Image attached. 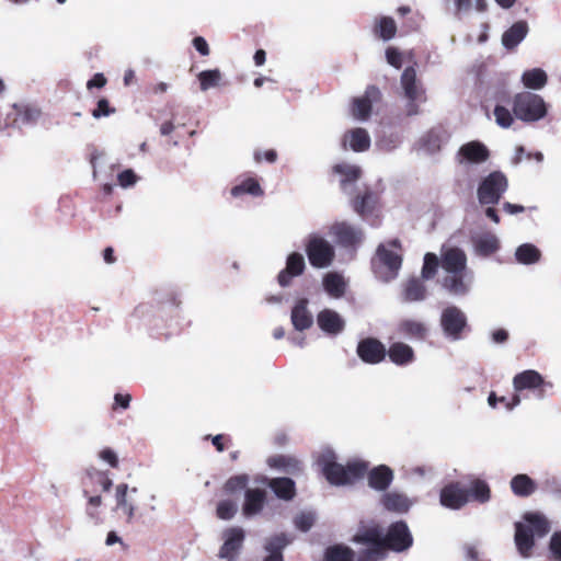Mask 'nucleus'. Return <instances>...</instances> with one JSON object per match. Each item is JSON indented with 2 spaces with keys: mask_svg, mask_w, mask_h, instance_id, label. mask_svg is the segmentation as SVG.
Listing matches in <instances>:
<instances>
[{
  "mask_svg": "<svg viewBox=\"0 0 561 561\" xmlns=\"http://www.w3.org/2000/svg\"><path fill=\"white\" fill-rule=\"evenodd\" d=\"M382 99L381 91L376 85H368L364 95L354 98L352 100L351 113L359 121L369 118L373 110V104L380 102Z\"/></svg>",
  "mask_w": 561,
  "mask_h": 561,
  "instance_id": "10",
  "label": "nucleus"
},
{
  "mask_svg": "<svg viewBox=\"0 0 561 561\" xmlns=\"http://www.w3.org/2000/svg\"><path fill=\"white\" fill-rule=\"evenodd\" d=\"M339 244L343 247H355L363 241L364 233L360 228L347 222H336L331 228Z\"/></svg>",
  "mask_w": 561,
  "mask_h": 561,
  "instance_id": "16",
  "label": "nucleus"
},
{
  "mask_svg": "<svg viewBox=\"0 0 561 561\" xmlns=\"http://www.w3.org/2000/svg\"><path fill=\"white\" fill-rule=\"evenodd\" d=\"M306 267L302 254L293 252L288 255L286 267L282 270L277 276L278 284L282 287H287L291 283V278L299 276L304 273Z\"/></svg>",
  "mask_w": 561,
  "mask_h": 561,
  "instance_id": "17",
  "label": "nucleus"
},
{
  "mask_svg": "<svg viewBox=\"0 0 561 561\" xmlns=\"http://www.w3.org/2000/svg\"><path fill=\"white\" fill-rule=\"evenodd\" d=\"M289 543L286 535L280 534L267 539L265 550L268 553L263 561H284L282 550Z\"/></svg>",
  "mask_w": 561,
  "mask_h": 561,
  "instance_id": "28",
  "label": "nucleus"
},
{
  "mask_svg": "<svg viewBox=\"0 0 561 561\" xmlns=\"http://www.w3.org/2000/svg\"><path fill=\"white\" fill-rule=\"evenodd\" d=\"M439 266V261L436 254L426 253L424 256V263L422 267V277L430 279L433 278Z\"/></svg>",
  "mask_w": 561,
  "mask_h": 561,
  "instance_id": "46",
  "label": "nucleus"
},
{
  "mask_svg": "<svg viewBox=\"0 0 561 561\" xmlns=\"http://www.w3.org/2000/svg\"><path fill=\"white\" fill-rule=\"evenodd\" d=\"M466 272L450 273L443 279V286L455 295H463L468 288L465 284Z\"/></svg>",
  "mask_w": 561,
  "mask_h": 561,
  "instance_id": "38",
  "label": "nucleus"
},
{
  "mask_svg": "<svg viewBox=\"0 0 561 561\" xmlns=\"http://www.w3.org/2000/svg\"><path fill=\"white\" fill-rule=\"evenodd\" d=\"M248 481H249V479H248L247 474H239V476L232 477L226 482L225 490L228 493H236L238 491L245 489Z\"/></svg>",
  "mask_w": 561,
  "mask_h": 561,
  "instance_id": "49",
  "label": "nucleus"
},
{
  "mask_svg": "<svg viewBox=\"0 0 561 561\" xmlns=\"http://www.w3.org/2000/svg\"><path fill=\"white\" fill-rule=\"evenodd\" d=\"M426 287L422 279L411 278L404 287V299L407 301H417L425 298Z\"/></svg>",
  "mask_w": 561,
  "mask_h": 561,
  "instance_id": "40",
  "label": "nucleus"
},
{
  "mask_svg": "<svg viewBox=\"0 0 561 561\" xmlns=\"http://www.w3.org/2000/svg\"><path fill=\"white\" fill-rule=\"evenodd\" d=\"M176 116L174 113H172V116L169 121L163 122L160 125V134L162 136H169L176 127L175 125Z\"/></svg>",
  "mask_w": 561,
  "mask_h": 561,
  "instance_id": "61",
  "label": "nucleus"
},
{
  "mask_svg": "<svg viewBox=\"0 0 561 561\" xmlns=\"http://www.w3.org/2000/svg\"><path fill=\"white\" fill-rule=\"evenodd\" d=\"M237 511L238 506L231 500L220 501L217 505V516L224 520L231 519L236 515Z\"/></svg>",
  "mask_w": 561,
  "mask_h": 561,
  "instance_id": "47",
  "label": "nucleus"
},
{
  "mask_svg": "<svg viewBox=\"0 0 561 561\" xmlns=\"http://www.w3.org/2000/svg\"><path fill=\"white\" fill-rule=\"evenodd\" d=\"M107 80L106 78L104 77L103 73H95L92 79H90L87 83V88L89 90L93 89V88H103L105 84H106Z\"/></svg>",
  "mask_w": 561,
  "mask_h": 561,
  "instance_id": "62",
  "label": "nucleus"
},
{
  "mask_svg": "<svg viewBox=\"0 0 561 561\" xmlns=\"http://www.w3.org/2000/svg\"><path fill=\"white\" fill-rule=\"evenodd\" d=\"M386 58L389 65L400 69L402 67V54L394 47H388L386 49Z\"/></svg>",
  "mask_w": 561,
  "mask_h": 561,
  "instance_id": "54",
  "label": "nucleus"
},
{
  "mask_svg": "<svg viewBox=\"0 0 561 561\" xmlns=\"http://www.w3.org/2000/svg\"><path fill=\"white\" fill-rule=\"evenodd\" d=\"M442 267L448 274L466 272L467 256L459 248H450L442 255Z\"/></svg>",
  "mask_w": 561,
  "mask_h": 561,
  "instance_id": "20",
  "label": "nucleus"
},
{
  "mask_svg": "<svg viewBox=\"0 0 561 561\" xmlns=\"http://www.w3.org/2000/svg\"><path fill=\"white\" fill-rule=\"evenodd\" d=\"M115 111H116L115 107H112L110 105L108 100L103 98L98 101L96 107L94 110H92L91 114L94 118L98 119L103 116H110V115L114 114Z\"/></svg>",
  "mask_w": 561,
  "mask_h": 561,
  "instance_id": "51",
  "label": "nucleus"
},
{
  "mask_svg": "<svg viewBox=\"0 0 561 561\" xmlns=\"http://www.w3.org/2000/svg\"><path fill=\"white\" fill-rule=\"evenodd\" d=\"M268 485L279 499L288 501L295 495V482L289 478L272 479Z\"/></svg>",
  "mask_w": 561,
  "mask_h": 561,
  "instance_id": "33",
  "label": "nucleus"
},
{
  "mask_svg": "<svg viewBox=\"0 0 561 561\" xmlns=\"http://www.w3.org/2000/svg\"><path fill=\"white\" fill-rule=\"evenodd\" d=\"M465 557L468 561H480L479 551L473 545H466L465 548Z\"/></svg>",
  "mask_w": 561,
  "mask_h": 561,
  "instance_id": "64",
  "label": "nucleus"
},
{
  "mask_svg": "<svg viewBox=\"0 0 561 561\" xmlns=\"http://www.w3.org/2000/svg\"><path fill=\"white\" fill-rule=\"evenodd\" d=\"M332 171L336 174H341L343 179L341 180V184L345 185L347 183H353L357 181L360 176V169L355 165H350L346 163H339L332 168Z\"/></svg>",
  "mask_w": 561,
  "mask_h": 561,
  "instance_id": "42",
  "label": "nucleus"
},
{
  "mask_svg": "<svg viewBox=\"0 0 561 561\" xmlns=\"http://www.w3.org/2000/svg\"><path fill=\"white\" fill-rule=\"evenodd\" d=\"M244 530L241 527H230L222 533L224 543L218 557L227 561H237L244 541Z\"/></svg>",
  "mask_w": 561,
  "mask_h": 561,
  "instance_id": "9",
  "label": "nucleus"
},
{
  "mask_svg": "<svg viewBox=\"0 0 561 561\" xmlns=\"http://www.w3.org/2000/svg\"><path fill=\"white\" fill-rule=\"evenodd\" d=\"M513 386L515 391L522 392L523 390H534L538 399L545 398L543 387L546 382L541 375L536 370H525L517 374L513 379Z\"/></svg>",
  "mask_w": 561,
  "mask_h": 561,
  "instance_id": "13",
  "label": "nucleus"
},
{
  "mask_svg": "<svg viewBox=\"0 0 561 561\" xmlns=\"http://www.w3.org/2000/svg\"><path fill=\"white\" fill-rule=\"evenodd\" d=\"M547 75L540 68H534L523 73L522 81L528 89L539 90L547 83Z\"/></svg>",
  "mask_w": 561,
  "mask_h": 561,
  "instance_id": "36",
  "label": "nucleus"
},
{
  "mask_svg": "<svg viewBox=\"0 0 561 561\" xmlns=\"http://www.w3.org/2000/svg\"><path fill=\"white\" fill-rule=\"evenodd\" d=\"M267 462L271 467L284 469L288 473H295L300 469L299 461L287 456L272 457Z\"/></svg>",
  "mask_w": 561,
  "mask_h": 561,
  "instance_id": "43",
  "label": "nucleus"
},
{
  "mask_svg": "<svg viewBox=\"0 0 561 561\" xmlns=\"http://www.w3.org/2000/svg\"><path fill=\"white\" fill-rule=\"evenodd\" d=\"M382 504L386 510L396 513H407L412 506V501L404 494L398 492L386 493L382 497Z\"/></svg>",
  "mask_w": 561,
  "mask_h": 561,
  "instance_id": "27",
  "label": "nucleus"
},
{
  "mask_svg": "<svg viewBox=\"0 0 561 561\" xmlns=\"http://www.w3.org/2000/svg\"><path fill=\"white\" fill-rule=\"evenodd\" d=\"M494 117L499 126L503 128H510L514 122L513 115L508 108L503 105H496L494 107Z\"/></svg>",
  "mask_w": 561,
  "mask_h": 561,
  "instance_id": "48",
  "label": "nucleus"
},
{
  "mask_svg": "<svg viewBox=\"0 0 561 561\" xmlns=\"http://www.w3.org/2000/svg\"><path fill=\"white\" fill-rule=\"evenodd\" d=\"M513 113L523 122H537L546 116L547 106L540 95L522 92L514 96Z\"/></svg>",
  "mask_w": 561,
  "mask_h": 561,
  "instance_id": "5",
  "label": "nucleus"
},
{
  "mask_svg": "<svg viewBox=\"0 0 561 561\" xmlns=\"http://www.w3.org/2000/svg\"><path fill=\"white\" fill-rule=\"evenodd\" d=\"M137 488H129L125 483H121L115 490L116 511L121 512L126 516V522L130 524L136 513V500Z\"/></svg>",
  "mask_w": 561,
  "mask_h": 561,
  "instance_id": "12",
  "label": "nucleus"
},
{
  "mask_svg": "<svg viewBox=\"0 0 561 561\" xmlns=\"http://www.w3.org/2000/svg\"><path fill=\"white\" fill-rule=\"evenodd\" d=\"M327 561H353V551L345 546L336 545L328 548L325 552Z\"/></svg>",
  "mask_w": 561,
  "mask_h": 561,
  "instance_id": "44",
  "label": "nucleus"
},
{
  "mask_svg": "<svg viewBox=\"0 0 561 561\" xmlns=\"http://www.w3.org/2000/svg\"><path fill=\"white\" fill-rule=\"evenodd\" d=\"M549 549L553 558H561V533L552 535Z\"/></svg>",
  "mask_w": 561,
  "mask_h": 561,
  "instance_id": "56",
  "label": "nucleus"
},
{
  "mask_svg": "<svg viewBox=\"0 0 561 561\" xmlns=\"http://www.w3.org/2000/svg\"><path fill=\"white\" fill-rule=\"evenodd\" d=\"M99 457H100L101 460L107 462L113 468L117 467V465H118L117 455L115 454L114 450H112L110 448L103 449L99 454Z\"/></svg>",
  "mask_w": 561,
  "mask_h": 561,
  "instance_id": "57",
  "label": "nucleus"
},
{
  "mask_svg": "<svg viewBox=\"0 0 561 561\" xmlns=\"http://www.w3.org/2000/svg\"><path fill=\"white\" fill-rule=\"evenodd\" d=\"M528 24L526 21L515 22L502 35V44L507 49H514L527 35Z\"/></svg>",
  "mask_w": 561,
  "mask_h": 561,
  "instance_id": "24",
  "label": "nucleus"
},
{
  "mask_svg": "<svg viewBox=\"0 0 561 561\" xmlns=\"http://www.w3.org/2000/svg\"><path fill=\"white\" fill-rule=\"evenodd\" d=\"M201 90L207 91L210 88L217 87L221 80V73L218 69L205 70L198 75Z\"/></svg>",
  "mask_w": 561,
  "mask_h": 561,
  "instance_id": "45",
  "label": "nucleus"
},
{
  "mask_svg": "<svg viewBox=\"0 0 561 561\" xmlns=\"http://www.w3.org/2000/svg\"><path fill=\"white\" fill-rule=\"evenodd\" d=\"M317 463L327 481L335 486L352 485L367 471V463L360 460L348 461L346 465L337 462V456L330 447L319 451Z\"/></svg>",
  "mask_w": 561,
  "mask_h": 561,
  "instance_id": "2",
  "label": "nucleus"
},
{
  "mask_svg": "<svg viewBox=\"0 0 561 561\" xmlns=\"http://www.w3.org/2000/svg\"><path fill=\"white\" fill-rule=\"evenodd\" d=\"M317 322L319 328L329 334H339L345 327L344 320L341 316L332 309H323L318 313Z\"/></svg>",
  "mask_w": 561,
  "mask_h": 561,
  "instance_id": "21",
  "label": "nucleus"
},
{
  "mask_svg": "<svg viewBox=\"0 0 561 561\" xmlns=\"http://www.w3.org/2000/svg\"><path fill=\"white\" fill-rule=\"evenodd\" d=\"M522 399L518 393H515L512 399L508 401L505 397H500L499 402L505 404L507 411H512L515 407L520 403Z\"/></svg>",
  "mask_w": 561,
  "mask_h": 561,
  "instance_id": "63",
  "label": "nucleus"
},
{
  "mask_svg": "<svg viewBox=\"0 0 561 561\" xmlns=\"http://www.w3.org/2000/svg\"><path fill=\"white\" fill-rule=\"evenodd\" d=\"M474 248L478 254L489 256L500 249L499 239L492 233H485L474 239Z\"/></svg>",
  "mask_w": 561,
  "mask_h": 561,
  "instance_id": "32",
  "label": "nucleus"
},
{
  "mask_svg": "<svg viewBox=\"0 0 561 561\" xmlns=\"http://www.w3.org/2000/svg\"><path fill=\"white\" fill-rule=\"evenodd\" d=\"M193 45L195 49L202 55V56H208L210 53L209 46L206 42V39L202 36H196L193 39Z\"/></svg>",
  "mask_w": 561,
  "mask_h": 561,
  "instance_id": "60",
  "label": "nucleus"
},
{
  "mask_svg": "<svg viewBox=\"0 0 561 561\" xmlns=\"http://www.w3.org/2000/svg\"><path fill=\"white\" fill-rule=\"evenodd\" d=\"M117 180L122 187H128L136 183L137 175L131 169H127L118 174Z\"/></svg>",
  "mask_w": 561,
  "mask_h": 561,
  "instance_id": "55",
  "label": "nucleus"
},
{
  "mask_svg": "<svg viewBox=\"0 0 561 561\" xmlns=\"http://www.w3.org/2000/svg\"><path fill=\"white\" fill-rule=\"evenodd\" d=\"M230 194L233 197H240L245 194L259 197L264 194V191L255 178H247L243 181H241L240 184L234 185L230 190Z\"/></svg>",
  "mask_w": 561,
  "mask_h": 561,
  "instance_id": "30",
  "label": "nucleus"
},
{
  "mask_svg": "<svg viewBox=\"0 0 561 561\" xmlns=\"http://www.w3.org/2000/svg\"><path fill=\"white\" fill-rule=\"evenodd\" d=\"M511 488L514 494L528 496L535 492L536 484L527 474H517L512 479Z\"/></svg>",
  "mask_w": 561,
  "mask_h": 561,
  "instance_id": "37",
  "label": "nucleus"
},
{
  "mask_svg": "<svg viewBox=\"0 0 561 561\" xmlns=\"http://www.w3.org/2000/svg\"><path fill=\"white\" fill-rule=\"evenodd\" d=\"M398 331L403 336L412 340H424L427 335L426 327L415 320H403L399 323Z\"/></svg>",
  "mask_w": 561,
  "mask_h": 561,
  "instance_id": "29",
  "label": "nucleus"
},
{
  "mask_svg": "<svg viewBox=\"0 0 561 561\" xmlns=\"http://www.w3.org/2000/svg\"><path fill=\"white\" fill-rule=\"evenodd\" d=\"M508 187V180L501 171H493L486 175L477 190L478 199L481 205H495Z\"/></svg>",
  "mask_w": 561,
  "mask_h": 561,
  "instance_id": "7",
  "label": "nucleus"
},
{
  "mask_svg": "<svg viewBox=\"0 0 561 561\" xmlns=\"http://www.w3.org/2000/svg\"><path fill=\"white\" fill-rule=\"evenodd\" d=\"M265 504V491L261 489H247L244 493V503L242 513L247 518L261 513Z\"/></svg>",
  "mask_w": 561,
  "mask_h": 561,
  "instance_id": "22",
  "label": "nucleus"
},
{
  "mask_svg": "<svg viewBox=\"0 0 561 561\" xmlns=\"http://www.w3.org/2000/svg\"><path fill=\"white\" fill-rule=\"evenodd\" d=\"M348 141L350 148L355 152H363L370 147V137L366 129L357 127L344 135V142Z\"/></svg>",
  "mask_w": 561,
  "mask_h": 561,
  "instance_id": "25",
  "label": "nucleus"
},
{
  "mask_svg": "<svg viewBox=\"0 0 561 561\" xmlns=\"http://www.w3.org/2000/svg\"><path fill=\"white\" fill-rule=\"evenodd\" d=\"M306 253L310 264L317 268H323L334 260V248L324 238L319 236H310L306 244Z\"/></svg>",
  "mask_w": 561,
  "mask_h": 561,
  "instance_id": "8",
  "label": "nucleus"
},
{
  "mask_svg": "<svg viewBox=\"0 0 561 561\" xmlns=\"http://www.w3.org/2000/svg\"><path fill=\"white\" fill-rule=\"evenodd\" d=\"M440 324L447 336L458 340L467 325V318L459 308L451 306L443 311Z\"/></svg>",
  "mask_w": 561,
  "mask_h": 561,
  "instance_id": "11",
  "label": "nucleus"
},
{
  "mask_svg": "<svg viewBox=\"0 0 561 561\" xmlns=\"http://www.w3.org/2000/svg\"><path fill=\"white\" fill-rule=\"evenodd\" d=\"M83 496H85L88 500L85 515L89 522L92 523L93 525L102 524V516L100 512V507L102 505L101 495H89L88 492L84 490Z\"/></svg>",
  "mask_w": 561,
  "mask_h": 561,
  "instance_id": "35",
  "label": "nucleus"
},
{
  "mask_svg": "<svg viewBox=\"0 0 561 561\" xmlns=\"http://www.w3.org/2000/svg\"><path fill=\"white\" fill-rule=\"evenodd\" d=\"M454 3V14L457 18H461V14L468 12L471 8V0H453Z\"/></svg>",
  "mask_w": 561,
  "mask_h": 561,
  "instance_id": "58",
  "label": "nucleus"
},
{
  "mask_svg": "<svg viewBox=\"0 0 561 561\" xmlns=\"http://www.w3.org/2000/svg\"><path fill=\"white\" fill-rule=\"evenodd\" d=\"M314 517L311 513H301L295 519V525L302 531H307L313 525Z\"/></svg>",
  "mask_w": 561,
  "mask_h": 561,
  "instance_id": "53",
  "label": "nucleus"
},
{
  "mask_svg": "<svg viewBox=\"0 0 561 561\" xmlns=\"http://www.w3.org/2000/svg\"><path fill=\"white\" fill-rule=\"evenodd\" d=\"M158 316L153 318L150 330L157 339L170 337L182 330L180 322L181 299L175 291H168L158 299Z\"/></svg>",
  "mask_w": 561,
  "mask_h": 561,
  "instance_id": "3",
  "label": "nucleus"
},
{
  "mask_svg": "<svg viewBox=\"0 0 561 561\" xmlns=\"http://www.w3.org/2000/svg\"><path fill=\"white\" fill-rule=\"evenodd\" d=\"M472 496L481 503L488 502L490 500L489 485L483 481H476L472 484Z\"/></svg>",
  "mask_w": 561,
  "mask_h": 561,
  "instance_id": "50",
  "label": "nucleus"
},
{
  "mask_svg": "<svg viewBox=\"0 0 561 561\" xmlns=\"http://www.w3.org/2000/svg\"><path fill=\"white\" fill-rule=\"evenodd\" d=\"M354 540L364 546L357 561H380L385 558L387 549L401 552L409 549L413 542L404 522L392 524L386 535L377 526L360 529Z\"/></svg>",
  "mask_w": 561,
  "mask_h": 561,
  "instance_id": "1",
  "label": "nucleus"
},
{
  "mask_svg": "<svg viewBox=\"0 0 561 561\" xmlns=\"http://www.w3.org/2000/svg\"><path fill=\"white\" fill-rule=\"evenodd\" d=\"M308 300L300 299L291 310V322L296 330L304 331L311 327L312 317L307 309Z\"/></svg>",
  "mask_w": 561,
  "mask_h": 561,
  "instance_id": "26",
  "label": "nucleus"
},
{
  "mask_svg": "<svg viewBox=\"0 0 561 561\" xmlns=\"http://www.w3.org/2000/svg\"><path fill=\"white\" fill-rule=\"evenodd\" d=\"M374 34L383 39L390 41L397 34V23L391 16H380L374 25Z\"/></svg>",
  "mask_w": 561,
  "mask_h": 561,
  "instance_id": "31",
  "label": "nucleus"
},
{
  "mask_svg": "<svg viewBox=\"0 0 561 561\" xmlns=\"http://www.w3.org/2000/svg\"><path fill=\"white\" fill-rule=\"evenodd\" d=\"M393 480V471L386 465L375 467L368 472V485L377 491H385Z\"/></svg>",
  "mask_w": 561,
  "mask_h": 561,
  "instance_id": "23",
  "label": "nucleus"
},
{
  "mask_svg": "<svg viewBox=\"0 0 561 561\" xmlns=\"http://www.w3.org/2000/svg\"><path fill=\"white\" fill-rule=\"evenodd\" d=\"M549 530L550 524L542 514H525L523 522L515 524V543L520 556L528 558L535 538H542Z\"/></svg>",
  "mask_w": 561,
  "mask_h": 561,
  "instance_id": "4",
  "label": "nucleus"
},
{
  "mask_svg": "<svg viewBox=\"0 0 561 561\" xmlns=\"http://www.w3.org/2000/svg\"><path fill=\"white\" fill-rule=\"evenodd\" d=\"M516 260L522 264H534L540 260L541 253L537 247L531 243H524L516 250Z\"/></svg>",
  "mask_w": 561,
  "mask_h": 561,
  "instance_id": "41",
  "label": "nucleus"
},
{
  "mask_svg": "<svg viewBox=\"0 0 561 561\" xmlns=\"http://www.w3.org/2000/svg\"><path fill=\"white\" fill-rule=\"evenodd\" d=\"M489 158L490 150L484 144L478 140L463 144L457 152V159L460 164H480L485 162Z\"/></svg>",
  "mask_w": 561,
  "mask_h": 561,
  "instance_id": "14",
  "label": "nucleus"
},
{
  "mask_svg": "<svg viewBox=\"0 0 561 561\" xmlns=\"http://www.w3.org/2000/svg\"><path fill=\"white\" fill-rule=\"evenodd\" d=\"M324 290L334 298H340L345 294V282L337 273H329L323 278Z\"/></svg>",
  "mask_w": 561,
  "mask_h": 561,
  "instance_id": "34",
  "label": "nucleus"
},
{
  "mask_svg": "<svg viewBox=\"0 0 561 561\" xmlns=\"http://www.w3.org/2000/svg\"><path fill=\"white\" fill-rule=\"evenodd\" d=\"M440 504L450 510H459L469 501V492L458 483L446 485L440 491Z\"/></svg>",
  "mask_w": 561,
  "mask_h": 561,
  "instance_id": "15",
  "label": "nucleus"
},
{
  "mask_svg": "<svg viewBox=\"0 0 561 561\" xmlns=\"http://www.w3.org/2000/svg\"><path fill=\"white\" fill-rule=\"evenodd\" d=\"M414 353H388L389 359L398 366H407L414 360ZM387 353H356L357 360L376 365L385 360Z\"/></svg>",
  "mask_w": 561,
  "mask_h": 561,
  "instance_id": "18",
  "label": "nucleus"
},
{
  "mask_svg": "<svg viewBox=\"0 0 561 561\" xmlns=\"http://www.w3.org/2000/svg\"><path fill=\"white\" fill-rule=\"evenodd\" d=\"M263 159H265L270 163H274L277 160V152L274 149H268L264 152L255 151L254 160L260 163Z\"/></svg>",
  "mask_w": 561,
  "mask_h": 561,
  "instance_id": "59",
  "label": "nucleus"
},
{
  "mask_svg": "<svg viewBox=\"0 0 561 561\" xmlns=\"http://www.w3.org/2000/svg\"><path fill=\"white\" fill-rule=\"evenodd\" d=\"M401 265L402 256L383 244L377 248L376 257L371 261L374 274L382 282L394 279Z\"/></svg>",
  "mask_w": 561,
  "mask_h": 561,
  "instance_id": "6",
  "label": "nucleus"
},
{
  "mask_svg": "<svg viewBox=\"0 0 561 561\" xmlns=\"http://www.w3.org/2000/svg\"><path fill=\"white\" fill-rule=\"evenodd\" d=\"M401 84L409 101L424 102V90L417 85L416 71L413 67H407L401 75Z\"/></svg>",
  "mask_w": 561,
  "mask_h": 561,
  "instance_id": "19",
  "label": "nucleus"
},
{
  "mask_svg": "<svg viewBox=\"0 0 561 561\" xmlns=\"http://www.w3.org/2000/svg\"><path fill=\"white\" fill-rule=\"evenodd\" d=\"M356 351H386V348L379 340L366 337L358 343Z\"/></svg>",
  "mask_w": 561,
  "mask_h": 561,
  "instance_id": "52",
  "label": "nucleus"
},
{
  "mask_svg": "<svg viewBox=\"0 0 561 561\" xmlns=\"http://www.w3.org/2000/svg\"><path fill=\"white\" fill-rule=\"evenodd\" d=\"M376 203L377 197L374 193L371 191H366L363 195L357 196L353 201V208L358 215L364 217L374 210Z\"/></svg>",
  "mask_w": 561,
  "mask_h": 561,
  "instance_id": "39",
  "label": "nucleus"
}]
</instances>
